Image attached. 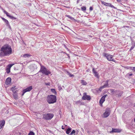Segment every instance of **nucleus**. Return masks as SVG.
I'll return each instance as SVG.
<instances>
[{"instance_id": "f257e3e1", "label": "nucleus", "mask_w": 135, "mask_h": 135, "mask_svg": "<svg viewBox=\"0 0 135 135\" xmlns=\"http://www.w3.org/2000/svg\"><path fill=\"white\" fill-rule=\"evenodd\" d=\"M0 51V55L1 57L9 55L12 52L11 47L7 45H4L2 46Z\"/></svg>"}, {"instance_id": "f03ea898", "label": "nucleus", "mask_w": 135, "mask_h": 135, "mask_svg": "<svg viewBox=\"0 0 135 135\" xmlns=\"http://www.w3.org/2000/svg\"><path fill=\"white\" fill-rule=\"evenodd\" d=\"M47 100L49 104H53L56 102V97L53 95H49L47 97Z\"/></svg>"}, {"instance_id": "7ed1b4c3", "label": "nucleus", "mask_w": 135, "mask_h": 135, "mask_svg": "<svg viewBox=\"0 0 135 135\" xmlns=\"http://www.w3.org/2000/svg\"><path fill=\"white\" fill-rule=\"evenodd\" d=\"M39 72H41L42 74L46 75H48L51 73V72L49 70H47L44 66L42 65L41 66L39 72Z\"/></svg>"}, {"instance_id": "20e7f679", "label": "nucleus", "mask_w": 135, "mask_h": 135, "mask_svg": "<svg viewBox=\"0 0 135 135\" xmlns=\"http://www.w3.org/2000/svg\"><path fill=\"white\" fill-rule=\"evenodd\" d=\"M54 116V115L52 113H46L43 115L42 118L46 120H50Z\"/></svg>"}, {"instance_id": "39448f33", "label": "nucleus", "mask_w": 135, "mask_h": 135, "mask_svg": "<svg viewBox=\"0 0 135 135\" xmlns=\"http://www.w3.org/2000/svg\"><path fill=\"white\" fill-rule=\"evenodd\" d=\"M103 56L107 59L109 61H115V60L113 58V56L110 55L108 53H105L103 54Z\"/></svg>"}, {"instance_id": "423d86ee", "label": "nucleus", "mask_w": 135, "mask_h": 135, "mask_svg": "<svg viewBox=\"0 0 135 135\" xmlns=\"http://www.w3.org/2000/svg\"><path fill=\"white\" fill-rule=\"evenodd\" d=\"M110 113V110L109 108H107L105 110V112L103 114V117L104 118H107L109 116Z\"/></svg>"}, {"instance_id": "0eeeda50", "label": "nucleus", "mask_w": 135, "mask_h": 135, "mask_svg": "<svg viewBox=\"0 0 135 135\" xmlns=\"http://www.w3.org/2000/svg\"><path fill=\"white\" fill-rule=\"evenodd\" d=\"M82 99L83 100H90L91 99L90 96L87 95L86 93L84 92L83 93V96L82 97Z\"/></svg>"}, {"instance_id": "6e6552de", "label": "nucleus", "mask_w": 135, "mask_h": 135, "mask_svg": "<svg viewBox=\"0 0 135 135\" xmlns=\"http://www.w3.org/2000/svg\"><path fill=\"white\" fill-rule=\"evenodd\" d=\"M107 96V95H104L101 98L100 102L99 103L101 106H102V104L104 102L105 100V98L106 96Z\"/></svg>"}, {"instance_id": "1a4fd4ad", "label": "nucleus", "mask_w": 135, "mask_h": 135, "mask_svg": "<svg viewBox=\"0 0 135 135\" xmlns=\"http://www.w3.org/2000/svg\"><path fill=\"white\" fill-rule=\"evenodd\" d=\"M108 81H106L105 84L100 88L99 90L101 91L103 89L108 87Z\"/></svg>"}, {"instance_id": "9d476101", "label": "nucleus", "mask_w": 135, "mask_h": 135, "mask_svg": "<svg viewBox=\"0 0 135 135\" xmlns=\"http://www.w3.org/2000/svg\"><path fill=\"white\" fill-rule=\"evenodd\" d=\"M14 65L13 64H10L8 65L6 69V72L7 73H9L10 72V69Z\"/></svg>"}, {"instance_id": "9b49d317", "label": "nucleus", "mask_w": 135, "mask_h": 135, "mask_svg": "<svg viewBox=\"0 0 135 135\" xmlns=\"http://www.w3.org/2000/svg\"><path fill=\"white\" fill-rule=\"evenodd\" d=\"M33 89L32 86H30L24 89L23 90L24 91V93H26L27 92L30 91H31Z\"/></svg>"}, {"instance_id": "f8f14e48", "label": "nucleus", "mask_w": 135, "mask_h": 135, "mask_svg": "<svg viewBox=\"0 0 135 135\" xmlns=\"http://www.w3.org/2000/svg\"><path fill=\"white\" fill-rule=\"evenodd\" d=\"M4 12L7 15V16L9 17L11 19L15 20L16 19V18L13 16H11L10 15H9V14L6 11H4Z\"/></svg>"}, {"instance_id": "ddd939ff", "label": "nucleus", "mask_w": 135, "mask_h": 135, "mask_svg": "<svg viewBox=\"0 0 135 135\" xmlns=\"http://www.w3.org/2000/svg\"><path fill=\"white\" fill-rule=\"evenodd\" d=\"M121 131V130L119 129L112 128V131L110 132V133L113 132H120Z\"/></svg>"}, {"instance_id": "4468645a", "label": "nucleus", "mask_w": 135, "mask_h": 135, "mask_svg": "<svg viewBox=\"0 0 135 135\" xmlns=\"http://www.w3.org/2000/svg\"><path fill=\"white\" fill-rule=\"evenodd\" d=\"M11 83V78H8L6 80V84L7 85L10 84Z\"/></svg>"}, {"instance_id": "2eb2a0df", "label": "nucleus", "mask_w": 135, "mask_h": 135, "mask_svg": "<svg viewBox=\"0 0 135 135\" xmlns=\"http://www.w3.org/2000/svg\"><path fill=\"white\" fill-rule=\"evenodd\" d=\"M5 124V121L4 120L0 121V129H2Z\"/></svg>"}, {"instance_id": "dca6fc26", "label": "nucleus", "mask_w": 135, "mask_h": 135, "mask_svg": "<svg viewBox=\"0 0 135 135\" xmlns=\"http://www.w3.org/2000/svg\"><path fill=\"white\" fill-rule=\"evenodd\" d=\"M93 73L94 74L95 76L97 78H98L99 76L98 73L93 68Z\"/></svg>"}, {"instance_id": "f3484780", "label": "nucleus", "mask_w": 135, "mask_h": 135, "mask_svg": "<svg viewBox=\"0 0 135 135\" xmlns=\"http://www.w3.org/2000/svg\"><path fill=\"white\" fill-rule=\"evenodd\" d=\"M31 55L29 54H25L23 55H21V56L24 58H28Z\"/></svg>"}, {"instance_id": "a211bd4d", "label": "nucleus", "mask_w": 135, "mask_h": 135, "mask_svg": "<svg viewBox=\"0 0 135 135\" xmlns=\"http://www.w3.org/2000/svg\"><path fill=\"white\" fill-rule=\"evenodd\" d=\"M81 83L83 85H86L87 84V83L86 81L84 80H81Z\"/></svg>"}, {"instance_id": "6ab92c4d", "label": "nucleus", "mask_w": 135, "mask_h": 135, "mask_svg": "<svg viewBox=\"0 0 135 135\" xmlns=\"http://www.w3.org/2000/svg\"><path fill=\"white\" fill-rule=\"evenodd\" d=\"M2 19L7 25L9 24V23L8 20H7L6 19L4 18H2Z\"/></svg>"}, {"instance_id": "aec40b11", "label": "nucleus", "mask_w": 135, "mask_h": 135, "mask_svg": "<svg viewBox=\"0 0 135 135\" xmlns=\"http://www.w3.org/2000/svg\"><path fill=\"white\" fill-rule=\"evenodd\" d=\"M51 91L55 95H56L57 93L56 92L55 90V89H51Z\"/></svg>"}, {"instance_id": "412c9836", "label": "nucleus", "mask_w": 135, "mask_h": 135, "mask_svg": "<svg viewBox=\"0 0 135 135\" xmlns=\"http://www.w3.org/2000/svg\"><path fill=\"white\" fill-rule=\"evenodd\" d=\"M71 129L69 128L66 131V133L67 134H69L71 132Z\"/></svg>"}, {"instance_id": "4be33fe9", "label": "nucleus", "mask_w": 135, "mask_h": 135, "mask_svg": "<svg viewBox=\"0 0 135 135\" xmlns=\"http://www.w3.org/2000/svg\"><path fill=\"white\" fill-rule=\"evenodd\" d=\"M102 3L104 5L106 6H108L109 3H107L106 2L102 1Z\"/></svg>"}, {"instance_id": "5701e85b", "label": "nucleus", "mask_w": 135, "mask_h": 135, "mask_svg": "<svg viewBox=\"0 0 135 135\" xmlns=\"http://www.w3.org/2000/svg\"><path fill=\"white\" fill-rule=\"evenodd\" d=\"M66 16L67 17H68L69 18L70 20H73L74 19V18L72 17L71 16H70L68 15H66Z\"/></svg>"}, {"instance_id": "b1692460", "label": "nucleus", "mask_w": 135, "mask_h": 135, "mask_svg": "<svg viewBox=\"0 0 135 135\" xmlns=\"http://www.w3.org/2000/svg\"><path fill=\"white\" fill-rule=\"evenodd\" d=\"M67 74L70 77H72L74 76V75L73 74H71L68 71H67Z\"/></svg>"}, {"instance_id": "393cba45", "label": "nucleus", "mask_w": 135, "mask_h": 135, "mask_svg": "<svg viewBox=\"0 0 135 135\" xmlns=\"http://www.w3.org/2000/svg\"><path fill=\"white\" fill-rule=\"evenodd\" d=\"M19 69V66L18 65H16L15 67L14 68V70H18Z\"/></svg>"}, {"instance_id": "a878e982", "label": "nucleus", "mask_w": 135, "mask_h": 135, "mask_svg": "<svg viewBox=\"0 0 135 135\" xmlns=\"http://www.w3.org/2000/svg\"><path fill=\"white\" fill-rule=\"evenodd\" d=\"M81 9L83 11H85L86 9V7H85L84 6H83L81 7Z\"/></svg>"}, {"instance_id": "bb28decb", "label": "nucleus", "mask_w": 135, "mask_h": 135, "mask_svg": "<svg viewBox=\"0 0 135 135\" xmlns=\"http://www.w3.org/2000/svg\"><path fill=\"white\" fill-rule=\"evenodd\" d=\"M13 96L15 99H17L18 98V96L16 94H15L13 95Z\"/></svg>"}, {"instance_id": "cd10ccee", "label": "nucleus", "mask_w": 135, "mask_h": 135, "mask_svg": "<svg viewBox=\"0 0 135 135\" xmlns=\"http://www.w3.org/2000/svg\"><path fill=\"white\" fill-rule=\"evenodd\" d=\"M75 131L74 130H73L71 132L69 135H72L75 133Z\"/></svg>"}, {"instance_id": "c85d7f7f", "label": "nucleus", "mask_w": 135, "mask_h": 135, "mask_svg": "<svg viewBox=\"0 0 135 135\" xmlns=\"http://www.w3.org/2000/svg\"><path fill=\"white\" fill-rule=\"evenodd\" d=\"M28 135H35V134L33 132H31L28 134Z\"/></svg>"}, {"instance_id": "c756f323", "label": "nucleus", "mask_w": 135, "mask_h": 135, "mask_svg": "<svg viewBox=\"0 0 135 135\" xmlns=\"http://www.w3.org/2000/svg\"><path fill=\"white\" fill-rule=\"evenodd\" d=\"M15 87V86L12 87L11 89L12 91H13V90H15L16 89Z\"/></svg>"}, {"instance_id": "7c9ffc66", "label": "nucleus", "mask_w": 135, "mask_h": 135, "mask_svg": "<svg viewBox=\"0 0 135 135\" xmlns=\"http://www.w3.org/2000/svg\"><path fill=\"white\" fill-rule=\"evenodd\" d=\"M135 46V44L133 45V46L131 47V48L130 50V51H131V50H132L134 47V46Z\"/></svg>"}, {"instance_id": "2f4dec72", "label": "nucleus", "mask_w": 135, "mask_h": 135, "mask_svg": "<svg viewBox=\"0 0 135 135\" xmlns=\"http://www.w3.org/2000/svg\"><path fill=\"white\" fill-rule=\"evenodd\" d=\"M108 6H110V7H114V6L113 5H112L111 4H110V3H109V4Z\"/></svg>"}, {"instance_id": "473e14b6", "label": "nucleus", "mask_w": 135, "mask_h": 135, "mask_svg": "<svg viewBox=\"0 0 135 135\" xmlns=\"http://www.w3.org/2000/svg\"><path fill=\"white\" fill-rule=\"evenodd\" d=\"M89 10L90 11H92L93 10V8L92 7H90L89 8Z\"/></svg>"}, {"instance_id": "72a5a7b5", "label": "nucleus", "mask_w": 135, "mask_h": 135, "mask_svg": "<svg viewBox=\"0 0 135 135\" xmlns=\"http://www.w3.org/2000/svg\"><path fill=\"white\" fill-rule=\"evenodd\" d=\"M45 84L47 85H50V83H45Z\"/></svg>"}, {"instance_id": "f704fd0d", "label": "nucleus", "mask_w": 135, "mask_h": 135, "mask_svg": "<svg viewBox=\"0 0 135 135\" xmlns=\"http://www.w3.org/2000/svg\"><path fill=\"white\" fill-rule=\"evenodd\" d=\"M59 90H61V89H62V88H61V86H59Z\"/></svg>"}, {"instance_id": "c9c22d12", "label": "nucleus", "mask_w": 135, "mask_h": 135, "mask_svg": "<svg viewBox=\"0 0 135 135\" xmlns=\"http://www.w3.org/2000/svg\"><path fill=\"white\" fill-rule=\"evenodd\" d=\"M24 92H25L23 90L22 91L23 93L22 95V96H23L24 95V94L25 93H24Z\"/></svg>"}, {"instance_id": "e433bc0d", "label": "nucleus", "mask_w": 135, "mask_h": 135, "mask_svg": "<svg viewBox=\"0 0 135 135\" xmlns=\"http://www.w3.org/2000/svg\"><path fill=\"white\" fill-rule=\"evenodd\" d=\"M13 93H16V91L15 90H13V91H12Z\"/></svg>"}, {"instance_id": "4c0bfd02", "label": "nucleus", "mask_w": 135, "mask_h": 135, "mask_svg": "<svg viewBox=\"0 0 135 135\" xmlns=\"http://www.w3.org/2000/svg\"><path fill=\"white\" fill-rule=\"evenodd\" d=\"M133 70L135 71V67H133Z\"/></svg>"}, {"instance_id": "58836bf2", "label": "nucleus", "mask_w": 135, "mask_h": 135, "mask_svg": "<svg viewBox=\"0 0 135 135\" xmlns=\"http://www.w3.org/2000/svg\"><path fill=\"white\" fill-rule=\"evenodd\" d=\"M62 129H64V128L63 127V126H62Z\"/></svg>"}, {"instance_id": "ea45409f", "label": "nucleus", "mask_w": 135, "mask_h": 135, "mask_svg": "<svg viewBox=\"0 0 135 135\" xmlns=\"http://www.w3.org/2000/svg\"><path fill=\"white\" fill-rule=\"evenodd\" d=\"M67 55L68 56L69 58H70V56H69V55H68V54H67Z\"/></svg>"}, {"instance_id": "a19ab883", "label": "nucleus", "mask_w": 135, "mask_h": 135, "mask_svg": "<svg viewBox=\"0 0 135 135\" xmlns=\"http://www.w3.org/2000/svg\"><path fill=\"white\" fill-rule=\"evenodd\" d=\"M120 0H117V1L118 2H120Z\"/></svg>"}, {"instance_id": "79ce46f5", "label": "nucleus", "mask_w": 135, "mask_h": 135, "mask_svg": "<svg viewBox=\"0 0 135 135\" xmlns=\"http://www.w3.org/2000/svg\"><path fill=\"white\" fill-rule=\"evenodd\" d=\"M79 0H78L77 1V3H79Z\"/></svg>"}, {"instance_id": "37998d69", "label": "nucleus", "mask_w": 135, "mask_h": 135, "mask_svg": "<svg viewBox=\"0 0 135 135\" xmlns=\"http://www.w3.org/2000/svg\"><path fill=\"white\" fill-rule=\"evenodd\" d=\"M111 90L112 91V92H113L114 91L113 90V89Z\"/></svg>"}, {"instance_id": "c03bdc74", "label": "nucleus", "mask_w": 135, "mask_h": 135, "mask_svg": "<svg viewBox=\"0 0 135 135\" xmlns=\"http://www.w3.org/2000/svg\"><path fill=\"white\" fill-rule=\"evenodd\" d=\"M124 27H125V26H124ZM125 27H128V26H125Z\"/></svg>"}, {"instance_id": "a18cd8bd", "label": "nucleus", "mask_w": 135, "mask_h": 135, "mask_svg": "<svg viewBox=\"0 0 135 135\" xmlns=\"http://www.w3.org/2000/svg\"><path fill=\"white\" fill-rule=\"evenodd\" d=\"M132 75V74H130V76H131V75Z\"/></svg>"}, {"instance_id": "49530a36", "label": "nucleus", "mask_w": 135, "mask_h": 135, "mask_svg": "<svg viewBox=\"0 0 135 135\" xmlns=\"http://www.w3.org/2000/svg\"><path fill=\"white\" fill-rule=\"evenodd\" d=\"M66 49H67L68 50V48H66Z\"/></svg>"}, {"instance_id": "de8ad7c7", "label": "nucleus", "mask_w": 135, "mask_h": 135, "mask_svg": "<svg viewBox=\"0 0 135 135\" xmlns=\"http://www.w3.org/2000/svg\"><path fill=\"white\" fill-rule=\"evenodd\" d=\"M134 121H135V119H134Z\"/></svg>"}]
</instances>
